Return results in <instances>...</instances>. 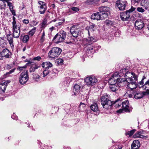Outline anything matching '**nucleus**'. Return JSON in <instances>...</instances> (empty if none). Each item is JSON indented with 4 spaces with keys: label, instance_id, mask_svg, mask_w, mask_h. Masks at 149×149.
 Here are the masks:
<instances>
[{
    "label": "nucleus",
    "instance_id": "obj_1",
    "mask_svg": "<svg viewBox=\"0 0 149 149\" xmlns=\"http://www.w3.org/2000/svg\"><path fill=\"white\" fill-rule=\"evenodd\" d=\"M95 42V40L92 37H88L87 38H84L82 40V44L85 46L86 54L88 57H92L93 56L94 51L96 50L95 47H94L91 45Z\"/></svg>",
    "mask_w": 149,
    "mask_h": 149
},
{
    "label": "nucleus",
    "instance_id": "obj_2",
    "mask_svg": "<svg viewBox=\"0 0 149 149\" xmlns=\"http://www.w3.org/2000/svg\"><path fill=\"white\" fill-rule=\"evenodd\" d=\"M119 76L120 77L124 76V78H123V79H125L124 84L125 82L127 81V82L132 81L134 79H137L138 77L134 73H130L129 72H126V70L125 69H122L120 71Z\"/></svg>",
    "mask_w": 149,
    "mask_h": 149
},
{
    "label": "nucleus",
    "instance_id": "obj_3",
    "mask_svg": "<svg viewBox=\"0 0 149 149\" xmlns=\"http://www.w3.org/2000/svg\"><path fill=\"white\" fill-rule=\"evenodd\" d=\"M115 104V107H119L122 104L123 109L126 112H130L132 110V108L129 106L128 100H126L122 102L120 99H118L114 102V104Z\"/></svg>",
    "mask_w": 149,
    "mask_h": 149
},
{
    "label": "nucleus",
    "instance_id": "obj_4",
    "mask_svg": "<svg viewBox=\"0 0 149 149\" xmlns=\"http://www.w3.org/2000/svg\"><path fill=\"white\" fill-rule=\"evenodd\" d=\"M61 52V49L58 47H53L48 53V57L51 59L56 58L60 54Z\"/></svg>",
    "mask_w": 149,
    "mask_h": 149
},
{
    "label": "nucleus",
    "instance_id": "obj_5",
    "mask_svg": "<svg viewBox=\"0 0 149 149\" xmlns=\"http://www.w3.org/2000/svg\"><path fill=\"white\" fill-rule=\"evenodd\" d=\"M101 103L104 108L106 109H109L111 106L114 104L108 98L107 95H102L101 97Z\"/></svg>",
    "mask_w": 149,
    "mask_h": 149
},
{
    "label": "nucleus",
    "instance_id": "obj_6",
    "mask_svg": "<svg viewBox=\"0 0 149 149\" xmlns=\"http://www.w3.org/2000/svg\"><path fill=\"white\" fill-rule=\"evenodd\" d=\"M66 33L64 31L61 30L58 32L54 37L53 40L56 43H58L63 42L65 39Z\"/></svg>",
    "mask_w": 149,
    "mask_h": 149
},
{
    "label": "nucleus",
    "instance_id": "obj_7",
    "mask_svg": "<svg viewBox=\"0 0 149 149\" xmlns=\"http://www.w3.org/2000/svg\"><path fill=\"white\" fill-rule=\"evenodd\" d=\"M119 73L118 72H116L109 79L108 82L110 84H114L118 83V81H122L124 79L123 77L119 76Z\"/></svg>",
    "mask_w": 149,
    "mask_h": 149
},
{
    "label": "nucleus",
    "instance_id": "obj_8",
    "mask_svg": "<svg viewBox=\"0 0 149 149\" xmlns=\"http://www.w3.org/2000/svg\"><path fill=\"white\" fill-rule=\"evenodd\" d=\"M11 53L7 48H0V60H2L3 58H10Z\"/></svg>",
    "mask_w": 149,
    "mask_h": 149
},
{
    "label": "nucleus",
    "instance_id": "obj_9",
    "mask_svg": "<svg viewBox=\"0 0 149 149\" xmlns=\"http://www.w3.org/2000/svg\"><path fill=\"white\" fill-rule=\"evenodd\" d=\"M136 8L132 6L131 8L127 10L125 13L120 14V17L122 20L123 21L128 20L130 17V13L135 10Z\"/></svg>",
    "mask_w": 149,
    "mask_h": 149
},
{
    "label": "nucleus",
    "instance_id": "obj_10",
    "mask_svg": "<svg viewBox=\"0 0 149 149\" xmlns=\"http://www.w3.org/2000/svg\"><path fill=\"white\" fill-rule=\"evenodd\" d=\"M123 81H118V83L114 84H110L109 86V88L113 92H117L120 87H123L125 86V84H124L125 79H123ZM119 81V80H118Z\"/></svg>",
    "mask_w": 149,
    "mask_h": 149
},
{
    "label": "nucleus",
    "instance_id": "obj_11",
    "mask_svg": "<svg viewBox=\"0 0 149 149\" xmlns=\"http://www.w3.org/2000/svg\"><path fill=\"white\" fill-rule=\"evenodd\" d=\"M28 72L27 71L22 72L20 75L19 81L22 84H25L29 79Z\"/></svg>",
    "mask_w": 149,
    "mask_h": 149
},
{
    "label": "nucleus",
    "instance_id": "obj_12",
    "mask_svg": "<svg viewBox=\"0 0 149 149\" xmlns=\"http://www.w3.org/2000/svg\"><path fill=\"white\" fill-rule=\"evenodd\" d=\"M109 9V7L105 6H102L99 8L100 12L104 18H107L110 15Z\"/></svg>",
    "mask_w": 149,
    "mask_h": 149
},
{
    "label": "nucleus",
    "instance_id": "obj_13",
    "mask_svg": "<svg viewBox=\"0 0 149 149\" xmlns=\"http://www.w3.org/2000/svg\"><path fill=\"white\" fill-rule=\"evenodd\" d=\"M131 93L134 97L136 99H138L143 97L145 95L148 94L147 91L146 92H141L134 90Z\"/></svg>",
    "mask_w": 149,
    "mask_h": 149
},
{
    "label": "nucleus",
    "instance_id": "obj_14",
    "mask_svg": "<svg viewBox=\"0 0 149 149\" xmlns=\"http://www.w3.org/2000/svg\"><path fill=\"white\" fill-rule=\"evenodd\" d=\"M127 3L125 1H122L120 0H117L116 1V7L120 10H125L126 6Z\"/></svg>",
    "mask_w": 149,
    "mask_h": 149
},
{
    "label": "nucleus",
    "instance_id": "obj_15",
    "mask_svg": "<svg viewBox=\"0 0 149 149\" xmlns=\"http://www.w3.org/2000/svg\"><path fill=\"white\" fill-rule=\"evenodd\" d=\"M84 81L87 85L92 86L93 84L97 82V79L95 77H88L85 78Z\"/></svg>",
    "mask_w": 149,
    "mask_h": 149
},
{
    "label": "nucleus",
    "instance_id": "obj_16",
    "mask_svg": "<svg viewBox=\"0 0 149 149\" xmlns=\"http://www.w3.org/2000/svg\"><path fill=\"white\" fill-rule=\"evenodd\" d=\"M137 81V79H134L132 81L128 82V83L127 85V87L131 90V91L132 92L133 90L135 89L137 87V84L136 81Z\"/></svg>",
    "mask_w": 149,
    "mask_h": 149
},
{
    "label": "nucleus",
    "instance_id": "obj_17",
    "mask_svg": "<svg viewBox=\"0 0 149 149\" xmlns=\"http://www.w3.org/2000/svg\"><path fill=\"white\" fill-rule=\"evenodd\" d=\"M135 26L136 29L141 30L144 26V24L141 19H137L135 22Z\"/></svg>",
    "mask_w": 149,
    "mask_h": 149
},
{
    "label": "nucleus",
    "instance_id": "obj_18",
    "mask_svg": "<svg viewBox=\"0 0 149 149\" xmlns=\"http://www.w3.org/2000/svg\"><path fill=\"white\" fill-rule=\"evenodd\" d=\"M38 3L40 6L38 7V8H40L41 10L43 9V10H40L39 13L40 14H44L47 9L45 3L43 1H38Z\"/></svg>",
    "mask_w": 149,
    "mask_h": 149
},
{
    "label": "nucleus",
    "instance_id": "obj_19",
    "mask_svg": "<svg viewBox=\"0 0 149 149\" xmlns=\"http://www.w3.org/2000/svg\"><path fill=\"white\" fill-rule=\"evenodd\" d=\"M91 18L93 20H99L102 19H104L103 17L100 13L99 12L93 14L91 16Z\"/></svg>",
    "mask_w": 149,
    "mask_h": 149
},
{
    "label": "nucleus",
    "instance_id": "obj_20",
    "mask_svg": "<svg viewBox=\"0 0 149 149\" xmlns=\"http://www.w3.org/2000/svg\"><path fill=\"white\" fill-rule=\"evenodd\" d=\"M79 29L75 26H72L70 29V32L74 37H77L79 34Z\"/></svg>",
    "mask_w": 149,
    "mask_h": 149
},
{
    "label": "nucleus",
    "instance_id": "obj_21",
    "mask_svg": "<svg viewBox=\"0 0 149 149\" xmlns=\"http://www.w3.org/2000/svg\"><path fill=\"white\" fill-rule=\"evenodd\" d=\"M81 87V86L78 84H75L74 87L73 92L74 95H79V96H80V88Z\"/></svg>",
    "mask_w": 149,
    "mask_h": 149
},
{
    "label": "nucleus",
    "instance_id": "obj_22",
    "mask_svg": "<svg viewBox=\"0 0 149 149\" xmlns=\"http://www.w3.org/2000/svg\"><path fill=\"white\" fill-rule=\"evenodd\" d=\"M140 146L139 141L138 140H134L131 145L132 149H138Z\"/></svg>",
    "mask_w": 149,
    "mask_h": 149
},
{
    "label": "nucleus",
    "instance_id": "obj_23",
    "mask_svg": "<svg viewBox=\"0 0 149 149\" xmlns=\"http://www.w3.org/2000/svg\"><path fill=\"white\" fill-rule=\"evenodd\" d=\"M7 83L5 81H3L0 84V93H3L5 90L6 87Z\"/></svg>",
    "mask_w": 149,
    "mask_h": 149
},
{
    "label": "nucleus",
    "instance_id": "obj_24",
    "mask_svg": "<svg viewBox=\"0 0 149 149\" xmlns=\"http://www.w3.org/2000/svg\"><path fill=\"white\" fill-rule=\"evenodd\" d=\"M141 6L144 7L146 9L149 8V0H143L141 3Z\"/></svg>",
    "mask_w": 149,
    "mask_h": 149
},
{
    "label": "nucleus",
    "instance_id": "obj_25",
    "mask_svg": "<svg viewBox=\"0 0 149 149\" xmlns=\"http://www.w3.org/2000/svg\"><path fill=\"white\" fill-rule=\"evenodd\" d=\"M7 42L6 40L2 38H0V48H3L6 47Z\"/></svg>",
    "mask_w": 149,
    "mask_h": 149
},
{
    "label": "nucleus",
    "instance_id": "obj_26",
    "mask_svg": "<svg viewBox=\"0 0 149 149\" xmlns=\"http://www.w3.org/2000/svg\"><path fill=\"white\" fill-rule=\"evenodd\" d=\"M13 32V36L15 38H17L19 37L20 33V29H13L12 30Z\"/></svg>",
    "mask_w": 149,
    "mask_h": 149
},
{
    "label": "nucleus",
    "instance_id": "obj_27",
    "mask_svg": "<svg viewBox=\"0 0 149 149\" xmlns=\"http://www.w3.org/2000/svg\"><path fill=\"white\" fill-rule=\"evenodd\" d=\"M7 39L9 44L10 45L11 47H14V45L13 44V37L12 36L11 34H7L6 35Z\"/></svg>",
    "mask_w": 149,
    "mask_h": 149
},
{
    "label": "nucleus",
    "instance_id": "obj_28",
    "mask_svg": "<svg viewBox=\"0 0 149 149\" xmlns=\"http://www.w3.org/2000/svg\"><path fill=\"white\" fill-rule=\"evenodd\" d=\"M42 67L45 68H49L52 66V64L50 62H43L42 64Z\"/></svg>",
    "mask_w": 149,
    "mask_h": 149
},
{
    "label": "nucleus",
    "instance_id": "obj_29",
    "mask_svg": "<svg viewBox=\"0 0 149 149\" xmlns=\"http://www.w3.org/2000/svg\"><path fill=\"white\" fill-rule=\"evenodd\" d=\"M71 81V78L69 77H68L65 79L63 84L64 86L68 87L69 86L70 83Z\"/></svg>",
    "mask_w": 149,
    "mask_h": 149
},
{
    "label": "nucleus",
    "instance_id": "obj_30",
    "mask_svg": "<svg viewBox=\"0 0 149 149\" xmlns=\"http://www.w3.org/2000/svg\"><path fill=\"white\" fill-rule=\"evenodd\" d=\"M100 0H87L85 3L88 5L97 4L98 3Z\"/></svg>",
    "mask_w": 149,
    "mask_h": 149
},
{
    "label": "nucleus",
    "instance_id": "obj_31",
    "mask_svg": "<svg viewBox=\"0 0 149 149\" xmlns=\"http://www.w3.org/2000/svg\"><path fill=\"white\" fill-rule=\"evenodd\" d=\"M12 30L13 29H20L21 27V25L19 22H16L12 23Z\"/></svg>",
    "mask_w": 149,
    "mask_h": 149
},
{
    "label": "nucleus",
    "instance_id": "obj_32",
    "mask_svg": "<svg viewBox=\"0 0 149 149\" xmlns=\"http://www.w3.org/2000/svg\"><path fill=\"white\" fill-rule=\"evenodd\" d=\"M146 78V77L144 75L141 79V81L139 82L138 83V86L139 88H141L144 86L145 84L144 83V80Z\"/></svg>",
    "mask_w": 149,
    "mask_h": 149
},
{
    "label": "nucleus",
    "instance_id": "obj_33",
    "mask_svg": "<svg viewBox=\"0 0 149 149\" xmlns=\"http://www.w3.org/2000/svg\"><path fill=\"white\" fill-rule=\"evenodd\" d=\"M91 109L94 112H96L98 110L97 105L96 103H93L91 105Z\"/></svg>",
    "mask_w": 149,
    "mask_h": 149
},
{
    "label": "nucleus",
    "instance_id": "obj_34",
    "mask_svg": "<svg viewBox=\"0 0 149 149\" xmlns=\"http://www.w3.org/2000/svg\"><path fill=\"white\" fill-rule=\"evenodd\" d=\"M134 136L135 137H139L141 138H144L146 137L143 135V133L141 131L136 132Z\"/></svg>",
    "mask_w": 149,
    "mask_h": 149
},
{
    "label": "nucleus",
    "instance_id": "obj_35",
    "mask_svg": "<svg viewBox=\"0 0 149 149\" xmlns=\"http://www.w3.org/2000/svg\"><path fill=\"white\" fill-rule=\"evenodd\" d=\"M6 0H0V9L4 8L6 6Z\"/></svg>",
    "mask_w": 149,
    "mask_h": 149
},
{
    "label": "nucleus",
    "instance_id": "obj_36",
    "mask_svg": "<svg viewBox=\"0 0 149 149\" xmlns=\"http://www.w3.org/2000/svg\"><path fill=\"white\" fill-rule=\"evenodd\" d=\"M136 131V130L135 129H133L125 133V134L126 136L128 135L130 136H131L133 135Z\"/></svg>",
    "mask_w": 149,
    "mask_h": 149
},
{
    "label": "nucleus",
    "instance_id": "obj_37",
    "mask_svg": "<svg viewBox=\"0 0 149 149\" xmlns=\"http://www.w3.org/2000/svg\"><path fill=\"white\" fill-rule=\"evenodd\" d=\"M47 19L46 18H45L43 20L42 22L41 23V27L44 28L47 25Z\"/></svg>",
    "mask_w": 149,
    "mask_h": 149
},
{
    "label": "nucleus",
    "instance_id": "obj_38",
    "mask_svg": "<svg viewBox=\"0 0 149 149\" xmlns=\"http://www.w3.org/2000/svg\"><path fill=\"white\" fill-rule=\"evenodd\" d=\"M29 37L28 35H24L23 38V42L24 43H26L29 40Z\"/></svg>",
    "mask_w": 149,
    "mask_h": 149
},
{
    "label": "nucleus",
    "instance_id": "obj_39",
    "mask_svg": "<svg viewBox=\"0 0 149 149\" xmlns=\"http://www.w3.org/2000/svg\"><path fill=\"white\" fill-rule=\"evenodd\" d=\"M33 78L34 81H38L39 80V77L37 74H33Z\"/></svg>",
    "mask_w": 149,
    "mask_h": 149
},
{
    "label": "nucleus",
    "instance_id": "obj_40",
    "mask_svg": "<svg viewBox=\"0 0 149 149\" xmlns=\"http://www.w3.org/2000/svg\"><path fill=\"white\" fill-rule=\"evenodd\" d=\"M36 28V27H34L32 29H31L30 31L29 32V35L31 36H32L35 33Z\"/></svg>",
    "mask_w": 149,
    "mask_h": 149
},
{
    "label": "nucleus",
    "instance_id": "obj_41",
    "mask_svg": "<svg viewBox=\"0 0 149 149\" xmlns=\"http://www.w3.org/2000/svg\"><path fill=\"white\" fill-rule=\"evenodd\" d=\"M94 26L95 25L93 24L89 26L88 30V33L89 36H90V32H92L93 31H94V30H93V29L94 28Z\"/></svg>",
    "mask_w": 149,
    "mask_h": 149
},
{
    "label": "nucleus",
    "instance_id": "obj_42",
    "mask_svg": "<svg viewBox=\"0 0 149 149\" xmlns=\"http://www.w3.org/2000/svg\"><path fill=\"white\" fill-rule=\"evenodd\" d=\"M105 24L108 26H111L113 24V22L109 20H107L105 22Z\"/></svg>",
    "mask_w": 149,
    "mask_h": 149
},
{
    "label": "nucleus",
    "instance_id": "obj_43",
    "mask_svg": "<svg viewBox=\"0 0 149 149\" xmlns=\"http://www.w3.org/2000/svg\"><path fill=\"white\" fill-rule=\"evenodd\" d=\"M49 72L48 70H44L43 72V77H45L47 76L49 73Z\"/></svg>",
    "mask_w": 149,
    "mask_h": 149
},
{
    "label": "nucleus",
    "instance_id": "obj_44",
    "mask_svg": "<svg viewBox=\"0 0 149 149\" xmlns=\"http://www.w3.org/2000/svg\"><path fill=\"white\" fill-rule=\"evenodd\" d=\"M8 5L9 7L10 10H11L13 9L14 6L12 5V3L10 2H7Z\"/></svg>",
    "mask_w": 149,
    "mask_h": 149
},
{
    "label": "nucleus",
    "instance_id": "obj_45",
    "mask_svg": "<svg viewBox=\"0 0 149 149\" xmlns=\"http://www.w3.org/2000/svg\"><path fill=\"white\" fill-rule=\"evenodd\" d=\"M58 72V70L55 68L53 69L52 71H50V73H51L52 74H54V76L55 75V74H57Z\"/></svg>",
    "mask_w": 149,
    "mask_h": 149
},
{
    "label": "nucleus",
    "instance_id": "obj_46",
    "mask_svg": "<svg viewBox=\"0 0 149 149\" xmlns=\"http://www.w3.org/2000/svg\"><path fill=\"white\" fill-rule=\"evenodd\" d=\"M136 10L138 12L142 13L145 11L144 9H143L142 7H138L137 8Z\"/></svg>",
    "mask_w": 149,
    "mask_h": 149
},
{
    "label": "nucleus",
    "instance_id": "obj_47",
    "mask_svg": "<svg viewBox=\"0 0 149 149\" xmlns=\"http://www.w3.org/2000/svg\"><path fill=\"white\" fill-rule=\"evenodd\" d=\"M79 10L78 8L76 7H73L71 8V10L70 9L69 11L71 12L72 10L74 11L75 12H77Z\"/></svg>",
    "mask_w": 149,
    "mask_h": 149
},
{
    "label": "nucleus",
    "instance_id": "obj_48",
    "mask_svg": "<svg viewBox=\"0 0 149 149\" xmlns=\"http://www.w3.org/2000/svg\"><path fill=\"white\" fill-rule=\"evenodd\" d=\"M26 68V66H23L22 67H19L17 68V70H19L20 71L23 70L24 69H25Z\"/></svg>",
    "mask_w": 149,
    "mask_h": 149
},
{
    "label": "nucleus",
    "instance_id": "obj_49",
    "mask_svg": "<svg viewBox=\"0 0 149 149\" xmlns=\"http://www.w3.org/2000/svg\"><path fill=\"white\" fill-rule=\"evenodd\" d=\"M79 107L80 108H84L86 107V104L84 103L81 102Z\"/></svg>",
    "mask_w": 149,
    "mask_h": 149
},
{
    "label": "nucleus",
    "instance_id": "obj_50",
    "mask_svg": "<svg viewBox=\"0 0 149 149\" xmlns=\"http://www.w3.org/2000/svg\"><path fill=\"white\" fill-rule=\"evenodd\" d=\"M141 0H131L132 3H139Z\"/></svg>",
    "mask_w": 149,
    "mask_h": 149
},
{
    "label": "nucleus",
    "instance_id": "obj_51",
    "mask_svg": "<svg viewBox=\"0 0 149 149\" xmlns=\"http://www.w3.org/2000/svg\"><path fill=\"white\" fill-rule=\"evenodd\" d=\"M41 59V58L40 56L35 57L33 58V60H36L38 61H40Z\"/></svg>",
    "mask_w": 149,
    "mask_h": 149
},
{
    "label": "nucleus",
    "instance_id": "obj_52",
    "mask_svg": "<svg viewBox=\"0 0 149 149\" xmlns=\"http://www.w3.org/2000/svg\"><path fill=\"white\" fill-rule=\"evenodd\" d=\"M15 68H14L11 70L9 71V72H8L6 74L8 75V74H11V73L15 71Z\"/></svg>",
    "mask_w": 149,
    "mask_h": 149
},
{
    "label": "nucleus",
    "instance_id": "obj_53",
    "mask_svg": "<svg viewBox=\"0 0 149 149\" xmlns=\"http://www.w3.org/2000/svg\"><path fill=\"white\" fill-rule=\"evenodd\" d=\"M31 22L32 23L33 26H34L38 24V22L37 21L33 20Z\"/></svg>",
    "mask_w": 149,
    "mask_h": 149
},
{
    "label": "nucleus",
    "instance_id": "obj_54",
    "mask_svg": "<svg viewBox=\"0 0 149 149\" xmlns=\"http://www.w3.org/2000/svg\"><path fill=\"white\" fill-rule=\"evenodd\" d=\"M64 106H65V107H67V108H64V110H65L66 109H69V108L70 107V104H65L64 105Z\"/></svg>",
    "mask_w": 149,
    "mask_h": 149
},
{
    "label": "nucleus",
    "instance_id": "obj_55",
    "mask_svg": "<svg viewBox=\"0 0 149 149\" xmlns=\"http://www.w3.org/2000/svg\"><path fill=\"white\" fill-rule=\"evenodd\" d=\"M63 61L62 59H59L57 60L58 64H62L63 63Z\"/></svg>",
    "mask_w": 149,
    "mask_h": 149
},
{
    "label": "nucleus",
    "instance_id": "obj_56",
    "mask_svg": "<svg viewBox=\"0 0 149 149\" xmlns=\"http://www.w3.org/2000/svg\"><path fill=\"white\" fill-rule=\"evenodd\" d=\"M13 67L12 65H7L6 66V68L7 69L9 70L11 69Z\"/></svg>",
    "mask_w": 149,
    "mask_h": 149
},
{
    "label": "nucleus",
    "instance_id": "obj_57",
    "mask_svg": "<svg viewBox=\"0 0 149 149\" xmlns=\"http://www.w3.org/2000/svg\"><path fill=\"white\" fill-rule=\"evenodd\" d=\"M63 23V22H58V23H57L56 24H55V27H58L59 26L62 24Z\"/></svg>",
    "mask_w": 149,
    "mask_h": 149
},
{
    "label": "nucleus",
    "instance_id": "obj_58",
    "mask_svg": "<svg viewBox=\"0 0 149 149\" xmlns=\"http://www.w3.org/2000/svg\"><path fill=\"white\" fill-rule=\"evenodd\" d=\"M23 22L24 24H27L29 23V21L28 19H24L23 20Z\"/></svg>",
    "mask_w": 149,
    "mask_h": 149
},
{
    "label": "nucleus",
    "instance_id": "obj_59",
    "mask_svg": "<svg viewBox=\"0 0 149 149\" xmlns=\"http://www.w3.org/2000/svg\"><path fill=\"white\" fill-rule=\"evenodd\" d=\"M11 12L12 13V15H13L14 16H15L16 15L15 14V10L13 9L10 10Z\"/></svg>",
    "mask_w": 149,
    "mask_h": 149
},
{
    "label": "nucleus",
    "instance_id": "obj_60",
    "mask_svg": "<svg viewBox=\"0 0 149 149\" xmlns=\"http://www.w3.org/2000/svg\"><path fill=\"white\" fill-rule=\"evenodd\" d=\"M14 113L13 115L11 116V118L13 119L17 120V116H15L14 115Z\"/></svg>",
    "mask_w": 149,
    "mask_h": 149
},
{
    "label": "nucleus",
    "instance_id": "obj_61",
    "mask_svg": "<svg viewBox=\"0 0 149 149\" xmlns=\"http://www.w3.org/2000/svg\"><path fill=\"white\" fill-rule=\"evenodd\" d=\"M13 21L12 22V23L17 22L16 21V18L14 17V16L13 17Z\"/></svg>",
    "mask_w": 149,
    "mask_h": 149
},
{
    "label": "nucleus",
    "instance_id": "obj_62",
    "mask_svg": "<svg viewBox=\"0 0 149 149\" xmlns=\"http://www.w3.org/2000/svg\"><path fill=\"white\" fill-rule=\"evenodd\" d=\"M35 71V69L33 68V67L32 66L30 68L29 71L30 72H34Z\"/></svg>",
    "mask_w": 149,
    "mask_h": 149
},
{
    "label": "nucleus",
    "instance_id": "obj_63",
    "mask_svg": "<svg viewBox=\"0 0 149 149\" xmlns=\"http://www.w3.org/2000/svg\"><path fill=\"white\" fill-rule=\"evenodd\" d=\"M32 67H33V68L35 69V70L36 69H37L38 67H39L37 65H34L32 66Z\"/></svg>",
    "mask_w": 149,
    "mask_h": 149
},
{
    "label": "nucleus",
    "instance_id": "obj_64",
    "mask_svg": "<svg viewBox=\"0 0 149 149\" xmlns=\"http://www.w3.org/2000/svg\"><path fill=\"white\" fill-rule=\"evenodd\" d=\"M45 40V37H42L41 36V37L40 38V41L41 42H43Z\"/></svg>",
    "mask_w": 149,
    "mask_h": 149
}]
</instances>
